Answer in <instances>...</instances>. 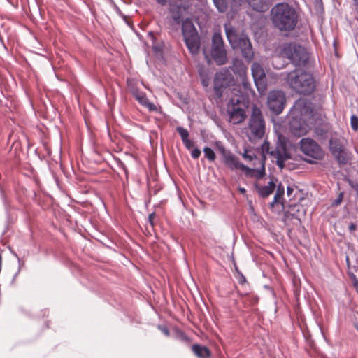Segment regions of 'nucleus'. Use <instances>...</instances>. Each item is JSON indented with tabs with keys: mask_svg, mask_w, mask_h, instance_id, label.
I'll return each mask as SVG.
<instances>
[{
	"mask_svg": "<svg viewBox=\"0 0 358 358\" xmlns=\"http://www.w3.org/2000/svg\"><path fill=\"white\" fill-rule=\"evenodd\" d=\"M273 25L280 31H291L297 23L298 15L294 8L287 3L275 5L271 12Z\"/></svg>",
	"mask_w": 358,
	"mask_h": 358,
	"instance_id": "nucleus-1",
	"label": "nucleus"
},
{
	"mask_svg": "<svg viewBox=\"0 0 358 358\" xmlns=\"http://www.w3.org/2000/svg\"><path fill=\"white\" fill-rule=\"evenodd\" d=\"M248 104V99L239 89L234 87L231 90L229 102L227 106V111L231 123L238 124L245 120L246 115L244 108Z\"/></svg>",
	"mask_w": 358,
	"mask_h": 358,
	"instance_id": "nucleus-2",
	"label": "nucleus"
},
{
	"mask_svg": "<svg viewBox=\"0 0 358 358\" xmlns=\"http://www.w3.org/2000/svg\"><path fill=\"white\" fill-rule=\"evenodd\" d=\"M286 83L296 92L301 94H310L315 90V81L313 76L307 72L294 70L287 75Z\"/></svg>",
	"mask_w": 358,
	"mask_h": 358,
	"instance_id": "nucleus-3",
	"label": "nucleus"
},
{
	"mask_svg": "<svg viewBox=\"0 0 358 358\" xmlns=\"http://www.w3.org/2000/svg\"><path fill=\"white\" fill-rule=\"evenodd\" d=\"M217 148L223 157L224 164L231 170L240 169L245 173L247 176H254L257 178H261L265 174L264 164H262L261 169H250L239 162L238 158L234 155L230 150H226L222 145H217Z\"/></svg>",
	"mask_w": 358,
	"mask_h": 358,
	"instance_id": "nucleus-4",
	"label": "nucleus"
},
{
	"mask_svg": "<svg viewBox=\"0 0 358 358\" xmlns=\"http://www.w3.org/2000/svg\"><path fill=\"white\" fill-rule=\"evenodd\" d=\"M227 38L234 50H240L243 57L247 60L253 58V51L248 37L244 34H238L231 24H224Z\"/></svg>",
	"mask_w": 358,
	"mask_h": 358,
	"instance_id": "nucleus-5",
	"label": "nucleus"
},
{
	"mask_svg": "<svg viewBox=\"0 0 358 358\" xmlns=\"http://www.w3.org/2000/svg\"><path fill=\"white\" fill-rule=\"evenodd\" d=\"M280 54L288 59L295 66H305L309 62L310 54L301 45L296 43H285L280 47Z\"/></svg>",
	"mask_w": 358,
	"mask_h": 358,
	"instance_id": "nucleus-6",
	"label": "nucleus"
},
{
	"mask_svg": "<svg viewBox=\"0 0 358 358\" xmlns=\"http://www.w3.org/2000/svg\"><path fill=\"white\" fill-rule=\"evenodd\" d=\"M265 133V123L261 110L253 107L248 124V136L250 141L262 138Z\"/></svg>",
	"mask_w": 358,
	"mask_h": 358,
	"instance_id": "nucleus-7",
	"label": "nucleus"
},
{
	"mask_svg": "<svg viewBox=\"0 0 358 358\" xmlns=\"http://www.w3.org/2000/svg\"><path fill=\"white\" fill-rule=\"evenodd\" d=\"M182 32L189 52L192 55L197 54L200 48V41L197 31L190 19L187 18L182 22Z\"/></svg>",
	"mask_w": 358,
	"mask_h": 358,
	"instance_id": "nucleus-8",
	"label": "nucleus"
},
{
	"mask_svg": "<svg viewBox=\"0 0 358 358\" xmlns=\"http://www.w3.org/2000/svg\"><path fill=\"white\" fill-rule=\"evenodd\" d=\"M262 148L263 152L269 153L276 159V164L281 169L285 166V162L290 158V155L287 150L286 143L282 141L280 138H279L274 149L270 150L269 143L266 141L263 143Z\"/></svg>",
	"mask_w": 358,
	"mask_h": 358,
	"instance_id": "nucleus-9",
	"label": "nucleus"
},
{
	"mask_svg": "<svg viewBox=\"0 0 358 358\" xmlns=\"http://www.w3.org/2000/svg\"><path fill=\"white\" fill-rule=\"evenodd\" d=\"M286 97L281 90L271 91L267 97V106L274 114L281 113L285 108Z\"/></svg>",
	"mask_w": 358,
	"mask_h": 358,
	"instance_id": "nucleus-10",
	"label": "nucleus"
},
{
	"mask_svg": "<svg viewBox=\"0 0 358 358\" xmlns=\"http://www.w3.org/2000/svg\"><path fill=\"white\" fill-rule=\"evenodd\" d=\"M300 145L303 153L313 159H321L324 156V152L320 146L311 138H302Z\"/></svg>",
	"mask_w": 358,
	"mask_h": 358,
	"instance_id": "nucleus-11",
	"label": "nucleus"
},
{
	"mask_svg": "<svg viewBox=\"0 0 358 358\" xmlns=\"http://www.w3.org/2000/svg\"><path fill=\"white\" fill-rule=\"evenodd\" d=\"M251 71L258 92L260 94H264L267 89V83L263 67L258 62H254Z\"/></svg>",
	"mask_w": 358,
	"mask_h": 358,
	"instance_id": "nucleus-12",
	"label": "nucleus"
},
{
	"mask_svg": "<svg viewBox=\"0 0 358 358\" xmlns=\"http://www.w3.org/2000/svg\"><path fill=\"white\" fill-rule=\"evenodd\" d=\"M234 83L231 74L229 71L217 73L214 78V90L218 96H221L222 90Z\"/></svg>",
	"mask_w": 358,
	"mask_h": 358,
	"instance_id": "nucleus-13",
	"label": "nucleus"
},
{
	"mask_svg": "<svg viewBox=\"0 0 358 358\" xmlns=\"http://www.w3.org/2000/svg\"><path fill=\"white\" fill-rule=\"evenodd\" d=\"M329 148L337 162L342 164H347L348 157L341 143L338 138H332L329 140Z\"/></svg>",
	"mask_w": 358,
	"mask_h": 358,
	"instance_id": "nucleus-14",
	"label": "nucleus"
},
{
	"mask_svg": "<svg viewBox=\"0 0 358 358\" xmlns=\"http://www.w3.org/2000/svg\"><path fill=\"white\" fill-rule=\"evenodd\" d=\"M289 129L293 135L300 137L308 133L309 126L301 118L293 117L289 121Z\"/></svg>",
	"mask_w": 358,
	"mask_h": 358,
	"instance_id": "nucleus-15",
	"label": "nucleus"
},
{
	"mask_svg": "<svg viewBox=\"0 0 358 358\" xmlns=\"http://www.w3.org/2000/svg\"><path fill=\"white\" fill-rule=\"evenodd\" d=\"M215 6L220 13L227 11L229 3L232 8L240 6L244 0H213Z\"/></svg>",
	"mask_w": 358,
	"mask_h": 358,
	"instance_id": "nucleus-16",
	"label": "nucleus"
},
{
	"mask_svg": "<svg viewBox=\"0 0 358 358\" xmlns=\"http://www.w3.org/2000/svg\"><path fill=\"white\" fill-rule=\"evenodd\" d=\"M276 187L275 183L271 180L267 185L262 186L258 183L255 184V188L259 195L263 198H266L271 194Z\"/></svg>",
	"mask_w": 358,
	"mask_h": 358,
	"instance_id": "nucleus-17",
	"label": "nucleus"
},
{
	"mask_svg": "<svg viewBox=\"0 0 358 358\" xmlns=\"http://www.w3.org/2000/svg\"><path fill=\"white\" fill-rule=\"evenodd\" d=\"M211 57L217 65H223L227 62L225 48L211 49Z\"/></svg>",
	"mask_w": 358,
	"mask_h": 358,
	"instance_id": "nucleus-18",
	"label": "nucleus"
},
{
	"mask_svg": "<svg viewBox=\"0 0 358 358\" xmlns=\"http://www.w3.org/2000/svg\"><path fill=\"white\" fill-rule=\"evenodd\" d=\"M134 97L143 106L148 108L150 111H155L157 110L156 106L150 103L147 99L145 93L140 92L138 90H135L133 92Z\"/></svg>",
	"mask_w": 358,
	"mask_h": 358,
	"instance_id": "nucleus-19",
	"label": "nucleus"
},
{
	"mask_svg": "<svg viewBox=\"0 0 358 358\" xmlns=\"http://www.w3.org/2000/svg\"><path fill=\"white\" fill-rule=\"evenodd\" d=\"M192 350L199 358H208L211 355L210 350L207 347L199 344L193 345Z\"/></svg>",
	"mask_w": 358,
	"mask_h": 358,
	"instance_id": "nucleus-20",
	"label": "nucleus"
},
{
	"mask_svg": "<svg viewBox=\"0 0 358 358\" xmlns=\"http://www.w3.org/2000/svg\"><path fill=\"white\" fill-rule=\"evenodd\" d=\"M249 6L258 12H264L268 9L264 0H245Z\"/></svg>",
	"mask_w": 358,
	"mask_h": 358,
	"instance_id": "nucleus-21",
	"label": "nucleus"
},
{
	"mask_svg": "<svg viewBox=\"0 0 358 358\" xmlns=\"http://www.w3.org/2000/svg\"><path fill=\"white\" fill-rule=\"evenodd\" d=\"M169 10L173 21L176 24H180L182 22L180 6L176 3H170Z\"/></svg>",
	"mask_w": 358,
	"mask_h": 358,
	"instance_id": "nucleus-22",
	"label": "nucleus"
},
{
	"mask_svg": "<svg viewBox=\"0 0 358 358\" xmlns=\"http://www.w3.org/2000/svg\"><path fill=\"white\" fill-rule=\"evenodd\" d=\"M225 48L222 37L219 32H215L212 37V48L219 49Z\"/></svg>",
	"mask_w": 358,
	"mask_h": 358,
	"instance_id": "nucleus-23",
	"label": "nucleus"
},
{
	"mask_svg": "<svg viewBox=\"0 0 358 358\" xmlns=\"http://www.w3.org/2000/svg\"><path fill=\"white\" fill-rule=\"evenodd\" d=\"M243 87L247 93V94L244 96L248 99V101H249V96L251 95L252 96H255V92L251 88L250 83L247 80H243Z\"/></svg>",
	"mask_w": 358,
	"mask_h": 358,
	"instance_id": "nucleus-24",
	"label": "nucleus"
},
{
	"mask_svg": "<svg viewBox=\"0 0 358 358\" xmlns=\"http://www.w3.org/2000/svg\"><path fill=\"white\" fill-rule=\"evenodd\" d=\"M203 152H204L205 157L209 161H210V162L215 161V159L216 158V155H215V153L214 152V151L210 148L205 147L203 148Z\"/></svg>",
	"mask_w": 358,
	"mask_h": 358,
	"instance_id": "nucleus-25",
	"label": "nucleus"
},
{
	"mask_svg": "<svg viewBox=\"0 0 358 358\" xmlns=\"http://www.w3.org/2000/svg\"><path fill=\"white\" fill-rule=\"evenodd\" d=\"M176 131L180 134L182 141H185L186 139L189 138V134L188 131L186 129H185L184 127H177Z\"/></svg>",
	"mask_w": 358,
	"mask_h": 358,
	"instance_id": "nucleus-26",
	"label": "nucleus"
},
{
	"mask_svg": "<svg viewBox=\"0 0 358 358\" xmlns=\"http://www.w3.org/2000/svg\"><path fill=\"white\" fill-rule=\"evenodd\" d=\"M284 187L282 184H279L277 187L276 193L274 196V202H278L280 199L282 197L284 194Z\"/></svg>",
	"mask_w": 358,
	"mask_h": 358,
	"instance_id": "nucleus-27",
	"label": "nucleus"
},
{
	"mask_svg": "<svg viewBox=\"0 0 358 358\" xmlns=\"http://www.w3.org/2000/svg\"><path fill=\"white\" fill-rule=\"evenodd\" d=\"M242 157L244 159L248 162L252 161L255 158H256V156L253 151L249 150H245L243 154L242 155Z\"/></svg>",
	"mask_w": 358,
	"mask_h": 358,
	"instance_id": "nucleus-28",
	"label": "nucleus"
},
{
	"mask_svg": "<svg viewBox=\"0 0 358 358\" xmlns=\"http://www.w3.org/2000/svg\"><path fill=\"white\" fill-rule=\"evenodd\" d=\"M327 133V129L322 127H317L315 129V134L317 136L323 138Z\"/></svg>",
	"mask_w": 358,
	"mask_h": 358,
	"instance_id": "nucleus-29",
	"label": "nucleus"
},
{
	"mask_svg": "<svg viewBox=\"0 0 358 358\" xmlns=\"http://www.w3.org/2000/svg\"><path fill=\"white\" fill-rule=\"evenodd\" d=\"M351 127L355 131L358 129V118L355 115L351 117Z\"/></svg>",
	"mask_w": 358,
	"mask_h": 358,
	"instance_id": "nucleus-30",
	"label": "nucleus"
},
{
	"mask_svg": "<svg viewBox=\"0 0 358 358\" xmlns=\"http://www.w3.org/2000/svg\"><path fill=\"white\" fill-rule=\"evenodd\" d=\"M185 147L187 149V150H191L192 148H194V141H192V140L190 139H186L185 141H182Z\"/></svg>",
	"mask_w": 358,
	"mask_h": 358,
	"instance_id": "nucleus-31",
	"label": "nucleus"
},
{
	"mask_svg": "<svg viewBox=\"0 0 358 358\" xmlns=\"http://www.w3.org/2000/svg\"><path fill=\"white\" fill-rule=\"evenodd\" d=\"M191 155L194 159H198L201 155V150L198 148H194L192 150Z\"/></svg>",
	"mask_w": 358,
	"mask_h": 358,
	"instance_id": "nucleus-32",
	"label": "nucleus"
},
{
	"mask_svg": "<svg viewBox=\"0 0 358 358\" xmlns=\"http://www.w3.org/2000/svg\"><path fill=\"white\" fill-rule=\"evenodd\" d=\"M155 217V213H152L149 215L148 216V222L150 224V225L152 227L154 226V219Z\"/></svg>",
	"mask_w": 358,
	"mask_h": 358,
	"instance_id": "nucleus-33",
	"label": "nucleus"
},
{
	"mask_svg": "<svg viewBox=\"0 0 358 358\" xmlns=\"http://www.w3.org/2000/svg\"><path fill=\"white\" fill-rule=\"evenodd\" d=\"M303 103L302 101H298L294 105V111H299L301 113H302V111L301 110V107Z\"/></svg>",
	"mask_w": 358,
	"mask_h": 358,
	"instance_id": "nucleus-34",
	"label": "nucleus"
},
{
	"mask_svg": "<svg viewBox=\"0 0 358 358\" xmlns=\"http://www.w3.org/2000/svg\"><path fill=\"white\" fill-rule=\"evenodd\" d=\"M179 337L183 341H189L188 336L186 334H185L184 333H182V332L180 333Z\"/></svg>",
	"mask_w": 358,
	"mask_h": 358,
	"instance_id": "nucleus-35",
	"label": "nucleus"
},
{
	"mask_svg": "<svg viewBox=\"0 0 358 358\" xmlns=\"http://www.w3.org/2000/svg\"><path fill=\"white\" fill-rule=\"evenodd\" d=\"M159 329L166 335V336H169V329L166 328V327H162V326H159Z\"/></svg>",
	"mask_w": 358,
	"mask_h": 358,
	"instance_id": "nucleus-36",
	"label": "nucleus"
},
{
	"mask_svg": "<svg viewBox=\"0 0 358 358\" xmlns=\"http://www.w3.org/2000/svg\"><path fill=\"white\" fill-rule=\"evenodd\" d=\"M342 196H342V194H340V196H339V197H338L337 199H336V200L334 201V203L335 205H338V204H340V203H341V201H342Z\"/></svg>",
	"mask_w": 358,
	"mask_h": 358,
	"instance_id": "nucleus-37",
	"label": "nucleus"
},
{
	"mask_svg": "<svg viewBox=\"0 0 358 358\" xmlns=\"http://www.w3.org/2000/svg\"><path fill=\"white\" fill-rule=\"evenodd\" d=\"M357 226L354 223H351L349 226V230L352 232L356 230Z\"/></svg>",
	"mask_w": 358,
	"mask_h": 358,
	"instance_id": "nucleus-38",
	"label": "nucleus"
},
{
	"mask_svg": "<svg viewBox=\"0 0 358 358\" xmlns=\"http://www.w3.org/2000/svg\"><path fill=\"white\" fill-rule=\"evenodd\" d=\"M167 1L168 0H156V1L162 6H165L167 3Z\"/></svg>",
	"mask_w": 358,
	"mask_h": 358,
	"instance_id": "nucleus-39",
	"label": "nucleus"
},
{
	"mask_svg": "<svg viewBox=\"0 0 358 358\" xmlns=\"http://www.w3.org/2000/svg\"><path fill=\"white\" fill-rule=\"evenodd\" d=\"M245 282H246V278L243 275H241V277H240V279H239V282L241 283V284H243Z\"/></svg>",
	"mask_w": 358,
	"mask_h": 358,
	"instance_id": "nucleus-40",
	"label": "nucleus"
},
{
	"mask_svg": "<svg viewBox=\"0 0 358 358\" xmlns=\"http://www.w3.org/2000/svg\"><path fill=\"white\" fill-rule=\"evenodd\" d=\"M292 191H293V189L291 187H287V192L288 195H290L292 194Z\"/></svg>",
	"mask_w": 358,
	"mask_h": 358,
	"instance_id": "nucleus-41",
	"label": "nucleus"
},
{
	"mask_svg": "<svg viewBox=\"0 0 358 358\" xmlns=\"http://www.w3.org/2000/svg\"><path fill=\"white\" fill-rule=\"evenodd\" d=\"M239 191L242 193V194H244L245 193V189L244 188H239Z\"/></svg>",
	"mask_w": 358,
	"mask_h": 358,
	"instance_id": "nucleus-42",
	"label": "nucleus"
},
{
	"mask_svg": "<svg viewBox=\"0 0 358 358\" xmlns=\"http://www.w3.org/2000/svg\"><path fill=\"white\" fill-rule=\"evenodd\" d=\"M277 202H274V199H273V201L270 203L271 206V207H273L274 205Z\"/></svg>",
	"mask_w": 358,
	"mask_h": 358,
	"instance_id": "nucleus-43",
	"label": "nucleus"
},
{
	"mask_svg": "<svg viewBox=\"0 0 358 358\" xmlns=\"http://www.w3.org/2000/svg\"><path fill=\"white\" fill-rule=\"evenodd\" d=\"M306 160L308 162H309V163H313V160H310V159H306Z\"/></svg>",
	"mask_w": 358,
	"mask_h": 358,
	"instance_id": "nucleus-44",
	"label": "nucleus"
},
{
	"mask_svg": "<svg viewBox=\"0 0 358 358\" xmlns=\"http://www.w3.org/2000/svg\"><path fill=\"white\" fill-rule=\"evenodd\" d=\"M354 1L355 5L358 6V0H354Z\"/></svg>",
	"mask_w": 358,
	"mask_h": 358,
	"instance_id": "nucleus-45",
	"label": "nucleus"
},
{
	"mask_svg": "<svg viewBox=\"0 0 358 358\" xmlns=\"http://www.w3.org/2000/svg\"><path fill=\"white\" fill-rule=\"evenodd\" d=\"M357 330H358V327H357Z\"/></svg>",
	"mask_w": 358,
	"mask_h": 358,
	"instance_id": "nucleus-46",
	"label": "nucleus"
}]
</instances>
